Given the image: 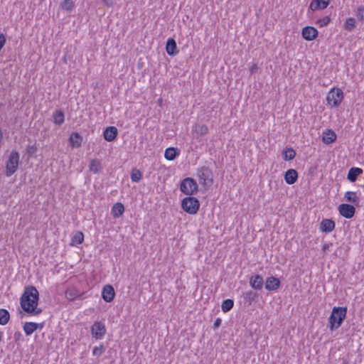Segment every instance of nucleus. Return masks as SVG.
<instances>
[{
	"label": "nucleus",
	"instance_id": "nucleus-1",
	"mask_svg": "<svg viewBox=\"0 0 364 364\" xmlns=\"http://www.w3.org/2000/svg\"><path fill=\"white\" fill-rule=\"evenodd\" d=\"M39 293L34 286L25 287L23 293L20 297V305L23 311L26 312L35 304H38Z\"/></svg>",
	"mask_w": 364,
	"mask_h": 364
},
{
	"label": "nucleus",
	"instance_id": "nucleus-2",
	"mask_svg": "<svg viewBox=\"0 0 364 364\" xmlns=\"http://www.w3.org/2000/svg\"><path fill=\"white\" fill-rule=\"evenodd\" d=\"M347 307L334 306L328 318V327L333 331L338 329L346 318Z\"/></svg>",
	"mask_w": 364,
	"mask_h": 364
},
{
	"label": "nucleus",
	"instance_id": "nucleus-3",
	"mask_svg": "<svg viewBox=\"0 0 364 364\" xmlns=\"http://www.w3.org/2000/svg\"><path fill=\"white\" fill-rule=\"evenodd\" d=\"M181 206L184 212L190 215H195L199 210L200 203L197 198L191 196L182 199Z\"/></svg>",
	"mask_w": 364,
	"mask_h": 364
},
{
	"label": "nucleus",
	"instance_id": "nucleus-4",
	"mask_svg": "<svg viewBox=\"0 0 364 364\" xmlns=\"http://www.w3.org/2000/svg\"><path fill=\"white\" fill-rule=\"evenodd\" d=\"M344 99V93L341 88L333 87L326 96L327 105L331 107H338Z\"/></svg>",
	"mask_w": 364,
	"mask_h": 364
},
{
	"label": "nucleus",
	"instance_id": "nucleus-5",
	"mask_svg": "<svg viewBox=\"0 0 364 364\" xmlns=\"http://www.w3.org/2000/svg\"><path fill=\"white\" fill-rule=\"evenodd\" d=\"M180 191L188 196H193L198 191V185L195 179L186 177L180 183Z\"/></svg>",
	"mask_w": 364,
	"mask_h": 364
},
{
	"label": "nucleus",
	"instance_id": "nucleus-6",
	"mask_svg": "<svg viewBox=\"0 0 364 364\" xmlns=\"http://www.w3.org/2000/svg\"><path fill=\"white\" fill-rule=\"evenodd\" d=\"M196 175L199 184L203 186L205 190L212 186L213 176L212 171L208 167L203 166L198 168Z\"/></svg>",
	"mask_w": 364,
	"mask_h": 364
},
{
	"label": "nucleus",
	"instance_id": "nucleus-7",
	"mask_svg": "<svg viewBox=\"0 0 364 364\" xmlns=\"http://www.w3.org/2000/svg\"><path fill=\"white\" fill-rule=\"evenodd\" d=\"M91 334L97 340L102 339L106 334L105 325L102 321H95L91 327Z\"/></svg>",
	"mask_w": 364,
	"mask_h": 364
},
{
	"label": "nucleus",
	"instance_id": "nucleus-8",
	"mask_svg": "<svg viewBox=\"0 0 364 364\" xmlns=\"http://www.w3.org/2000/svg\"><path fill=\"white\" fill-rule=\"evenodd\" d=\"M339 214L346 219L352 218L355 213V208L350 204L341 203L338 205Z\"/></svg>",
	"mask_w": 364,
	"mask_h": 364
},
{
	"label": "nucleus",
	"instance_id": "nucleus-9",
	"mask_svg": "<svg viewBox=\"0 0 364 364\" xmlns=\"http://www.w3.org/2000/svg\"><path fill=\"white\" fill-rule=\"evenodd\" d=\"M301 36L306 41H311L318 37V31L314 26H306L302 28Z\"/></svg>",
	"mask_w": 364,
	"mask_h": 364
},
{
	"label": "nucleus",
	"instance_id": "nucleus-10",
	"mask_svg": "<svg viewBox=\"0 0 364 364\" xmlns=\"http://www.w3.org/2000/svg\"><path fill=\"white\" fill-rule=\"evenodd\" d=\"M259 294L252 290H249L243 293V302L247 306H251L253 303H257L259 300Z\"/></svg>",
	"mask_w": 364,
	"mask_h": 364
},
{
	"label": "nucleus",
	"instance_id": "nucleus-11",
	"mask_svg": "<svg viewBox=\"0 0 364 364\" xmlns=\"http://www.w3.org/2000/svg\"><path fill=\"white\" fill-rule=\"evenodd\" d=\"M115 296V291L112 285L106 284L102 290V298L106 302H111Z\"/></svg>",
	"mask_w": 364,
	"mask_h": 364
},
{
	"label": "nucleus",
	"instance_id": "nucleus-12",
	"mask_svg": "<svg viewBox=\"0 0 364 364\" xmlns=\"http://www.w3.org/2000/svg\"><path fill=\"white\" fill-rule=\"evenodd\" d=\"M281 286V282L279 278L271 276L268 277L265 282V289L269 291L277 290Z\"/></svg>",
	"mask_w": 364,
	"mask_h": 364
},
{
	"label": "nucleus",
	"instance_id": "nucleus-13",
	"mask_svg": "<svg viewBox=\"0 0 364 364\" xmlns=\"http://www.w3.org/2000/svg\"><path fill=\"white\" fill-rule=\"evenodd\" d=\"M250 285L253 289L256 291L262 290L264 285L263 277L258 274L252 276L250 278Z\"/></svg>",
	"mask_w": 364,
	"mask_h": 364
},
{
	"label": "nucleus",
	"instance_id": "nucleus-14",
	"mask_svg": "<svg viewBox=\"0 0 364 364\" xmlns=\"http://www.w3.org/2000/svg\"><path fill=\"white\" fill-rule=\"evenodd\" d=\"M208 132V127L205 124H196L192 127V134L196 139L205 135Z\"/></svg>",
	"mask_w": 364,
	"mask_h": 364
},
{
	"label": "nucleus",
	"instance_id": "nucleus-15",
	"mask_svg": "<svg viewBox=\"0 0 364 364\" xmlns=\"http://www.w3.org/2000/svg\"><path fill=\"white\" fill-rule=\"evenodd\" d=\"M336 223L332 219H323L319 229L322 232L328 233L335 229Z\"/></svg>",
	"mask_w": 364,
	"mask_h": 364
},
{
	"label": "nucleus",
	"instance_id": "nucleus-16",
	"mask_svg": "<svg viewBox=\"0 0 364 364\" xmlns=\"http://www.w3.org/2000/svg\"><path fill=\"white\" fill-rule=\"evenodd\" d=\"M337 135L334 131L327 129L322 134V141L326 144H331L336 140Z\"/></svg>",
	"mask_w": 364,
	"mask_h": 364
},
{
	"label": "nucleus",
	"instance_id": "nucleus-17",
	"mask_svg": "<svg viewBox=\"0 0 364 364\" xmlns=\"http://www.w3.org/2000/svg\"><path fill=\"white\" fill-rule=\"evenodd\" d=\"M118 130L115 127H107L103 132L104 139L107 141H112L117 136Z\"/></svg>",
	"mask_w": 364,
	"mask_h": 364
},
{
	"label": "nucleus",
	"instance_id": "nucleus-18",
	"mask_svg": "<svg viewBox=\"0 0 364 364\" xmlns=\"http://www.w3.org/2000/svg\"><path fill=\"white\" fill-rule=\"evenodd\" d=\"M331 0H313L310 3L309 9L314 11L327 8Z\"/></svg>",
	"mask_w": 364,
	"mask_h": 364
},
{
	"label": "nucleus",
	"instance_id": "nucleus-19",
	"mask_svg": "<svg viewBox=\"0 0 364 364\" xmlns=\"http://www.w3.org/2000/svg\"><path fill=\"white\" fill-rule=\"evenodd\" d=\"M166 51L170 56H174L178 53L176 42L173 38H168L166 43Z\"/></svg>",
	"mask_w": 364,
	"mask_h": 364
},
{
	"label": "nucleus",
	"instance_id": "nucleus-20",
	"mask_svg": "<svg viewBox=\"0 0 364 364\" xmlns=\"http://www.w3.org/2000/svg\"><path fill=\"white\" fill-rule=\"evenodd\" d=\"M298 179V173L295 169L289 168L284 173V181L289 185H292Z\"/></svg>",
	"mask_w": 364,
	"mask_h": 364
},
{
	"label": "nucleus",
	"instance_id": "nucleus-21",
	"mask_svg": "<svg viewBox=\"0 0 364 364\" xmlns=\"http://www.w3.org/2000/svg\"><path fill=\"white\" fill-rule=\"evenodd\" d=\"M363 173V171L360 168L352 167L349 169L347 174V179L353 183L356 181L358 177Z\"/></svg>",
	"mask_w": 364,
	"mask_h": 364
},
{
	"label": "nucleus",
	"instance_id": "nucleus-22",
	"mask_svg": "<svg viewBox=\"0 0 364 364\" xmlns=\"http://www.w3.org/2000/svg\"><path fill=\"white\" fill-rule=\"evenodd\" d=\"M52 117L53 119V123L55 125L60 126L65 122V113L62 109H56L53 112L52 114Z\"/></svg>",
	"mask_w": 364,
	"mask_h": 364
},
{
	"label": "nucleus",
	"instance_id": "nucleus-23",
	"mask_svg": "<svg viewBox=\"0 0 364 364\" xmlns=\"http://www.w3.org/2000/svg\"><path fill=\"white\" fill-rule=\"evenodd\" d=\"M19 161H6L5 174L6 176H11L17 170Z\"/></svg>",
	"mask_w": 364,
	"mask_h": 364
},
{
	"label": "nucleus",
	"instance_id": "nucleus-24",
	"mask_svg": "<svg viewBox=\"0 0 364 364\" xmlns=\"http://www.w3.org/2000/svg\"><path fill=\"white\" fill-rule=\"evenodd\" d=\"M124 212V206L122 203H116L112 208L111 214L113 218H119Z\"/></svg>",
	"mask_w": 364,
	"mask_h": 364
},
{
	"label": "nucleus",
	"instance_id": "nucleus-25",
	"mask_svg": "<svg viewBox=\"0 0 364 364\" xmlns=\"http://www.w3.org/2000/svg\"><path fill=\"white\" fill-rule=\"evenodd\" d=\"M179 154L180 150L178 148L168 147L165 150L164 155L166 159H175Z\"/></svg>",
	"mask_w": 364,
	"mask_h": 364
},
{
	"label": "nucleus",
	"instance_id": "nucleus-26",
	"mask_svg": "<svg viewBox=\"0 0 364 364\" xmlns=\"http://www.w3.org/2000/svg\"><path fill=\"white\" fill-rule=\"evenodd\" d=\"M81 296L82 294L75 287L68 288L65 291V297L70 301L81 297Z\"/></svg>",
	"mask_w": 364,
	"mask_h": 364
},
{
	"label": "nucleus",
	"instance_id": "nucleus-27",
	"mask_svg": "<svg viewBox=\"0 0 364 364\" xmlns=\"http://www.w3.org/2000/svg\"><path fill=\"white\" fill-rule=\"evenodd\" d=\"M82 141V137L78 132H73L70 136V142L73 147L80 146Z\"/></svg>",
	"mask_w": 364,
	"mask_h": 364
},
{
	"label": "nucleus",
	"instance_id": "nucleus-28",
	"mask_svg": "<svg viewBox=\"0 0 364 364\" xmlns=\"http://www.w3.org/2000/svg\"><path fill=\"white\" fill-rule=\"evenodd\" d=\"M344 198L346 201L351 203L355 205H358L359 202V198L357 196L356 193L353 191H347L344 195Z\"/></svg>",
	"mask_w": 364,
	"mask_h": 364
},
{
	"label": "nucleus",
	"instance_id": "nucleus-29",
	"mask_svg": "<svg viewBox=\"0 0 364 364\" xmlns=\"http://www.w3.org/2000/svg\"><path fill=\"white\" fill-rule=\"evenodd\" d=\"M233 306L234 301L231 299H227L222 302L221 309L224 313H228L232 309Z\"/></svg>",
	"mask_w": 364,
	"mask_h": 364
},
{
	"label": "nucleus",
	"instance_id": "nucleus-30",
	"mask_svg": "<svg viewBox=\"0 0 364 364\" xmlns=\"http://www.w3.org/2000/svg\"><path fill=\"white\" fill-rule=\"evenodd\" d=\"M9 319V312L5 309H0V325H6Z\"/></svg>",
	"mask_w": 364,
	"mask_h": 364
},
{
	"label": "nucleus",
	"instance_id": "nucleus-31",
	"mask_svg": "<svg viewBox=\"0 0 364 364\" xmlns=\"http://www.w3.org/2000/svg\"><path fill=\"white\" fill-rule=\"evenodd\" d=\"M296 151L292 148H286L282 152V159H294Z\"/></svg>",
	"mask_w": 364,
	"mask_h": 364
},
{
	"label": "nucleus",
	"instance_id": "nucleus-32",
	"mask_svg": "<svg viewBox=\"0 0 364 364\" xmlns=\"http://www.w3.org/2000/svg\"><path fill=\"white\" fill-rule=\"evenodd\" d=\"M142 174L139 169L133 168L131 171V180L134 183H138L141 178Z\"/></svg>",
	"mask_w": 364,
	"mask_h": 364
},
{
	"label": "nucleus",
	"instance_id": "nucleus-33",
	"mask_svg": "<svg viewBox=\"0 0 364 364\" xmlns=\"http://www.w3.org/2000/svg\"><path fill=\"white\" fill-rule=\"evenodd\" d=\"M72 243L75 245H80L84 241V235L81 231H77L72 237Z\"/></svg>",
	"mask_w": 364,
	"mask_h": 364
},
{
	"label": "nucleus",
	"instance_id": "nucleus-34",
	"mask_svg": "<svg viewBox=\"0 0 364 364\" xmlns=\"http://www.w3.org/2000/svg\"><path fill=\"white\" fill-rule=\"evenodd\" d=\"M38 151V148L36 146V143L33 144H28L26 146V154L28 158H33L36 156V152Z\"/></svg>",
	"mask_w": 364,
	"mask_h": 364
},
{
	"label": "nucleus",
	"instance_id": "nucleus-35",
	"mask_svg": "<svg viewBox=\"0 0 364 364\" xmlns=\"http://www.w3.org/2000/svg\"><path fill=\"white\" fill-rule=\"evenodd\" d=\"M355 26V19L353 17L348 18L344 24L343 28L344 29L351 31Z\"/></svg>",
	"mask_w": 364,
	"mask_h": 364
},
{
	"label": "nucleus",
	"instance_id": "nucleus-36",
	"mask_svg": "<svg viewBox=\"0 0 364 364\" xmlns=\"http://www.w3.org/2000/svg\"><path fill=\"white\" fill-rule=\"evenodd\" d=\"M90 171L97 173L102 168L100 161H90L89 165Z\"/></svg>",
	"mask_w": 364,
	"mask_h": 364
},
{
	"label": "nucleus",
	"instance_id": "nucleus-37",
	"mask_svg": "<svg viewBox=\"0 0 364 364\" xmlns=\"http://www.w3.org/2000/svg\"><path fill=\"white\" fill-rule=\"evenodd\" d=\"M23 328L26 336H31L36 331L35 327H33V322H26Z\"/></svg>",
	"mask_w": 364,
	"mask_h": 364
},
{
	"label": "nucleus",
	"instance_id": "nucleus-38",
	"mask_svg": "<svg viewBox=\"0 0 364 364\" xmlns=\"http://www.w3.org/2000/svg\"><path fill=\"white\" fill-rule=\"evenodd\" d=\"M75 6L74 2L73 0H64L60 4V7L62 9L70 11L73 9Z\"/></svg>",
	"mask_w": 364,
	"mask_h": 364
},
{
	"label": "nucleus",
	"instance_id": "nucleus-39",
	"mask_svg": "<svg viewBox=\"0 0 364 364\" xmlns=\"http://www.w3.org/2000/svg\"><path fill=\"white\" fill-rule=\"evenodd\" d=\"M38 304H35L33 307L29 309L26 313L30 316H37L42 313L43 310L38 307Z\"/></svg>",
	"mask_w": 364,
	"mask_h": 364
},
{
	"label": "nucleus",
	"instance_id": "nucleus-40",
	"mask_svg": "<svg viewBox=\"0 0 364 364\" xmlns=\"http://www.w3.org/2000/svg\"><path fill=\"white\" fill-rule=\"evenodd\" d=\"M331 21V18L328 16H326L321 18H319L316 21V24H318L320 27L327 26Z\"/></svg>",
	"mask_w": 364,
	"mask_h": 364
},
{
	"label": "nucleus",
	"instance_id": "nucleus-41",
	"mask_svg": "<svg viewBox=\"0 0 364 364\" xmlns=\"http://www.w3.org/2000/svg\"><path fill=\"white\" fill-rule=\"evenodd\" d=\"M105 351V347L103 344H101L100 346H95L93 348L92 354L94 356H100Z\"/></svg>",
	"mask_w": 364,
	"mask_h": 364
},
{
	"label": "nucleus",
	"instance_id": "nucleus-42",
	"mask_svg": "<svg viewBox=\"0 0 364 364\" xmlns=\"http://www.w3.org/2000/svg\"><path fill=\"white\" fill-rule=\"evenodd\" d=\"M356 16L359 21H364V6L358 8L356 11Z\"/></svg>",
	"mask_w": 364,
	"mask_h": 364
},
{
	"label": "nucleus",
	"instance_id": "nucleus-43",
	"mask_svg": "<svg viewBox=\"0 0 364 364\" xmlns=\"http://www.w3.org/2000/svg\"><path fill=\"white\" fill-rule=\"evenodd\" d=\"M9 159H19V154L16 151H12L10 154Z\"/></svg>",
	"mask_w": 364,
	"mask_h": 364
},
{
	"label": "nucleus",
	"instance_id": "nucleus-44",
	"mask_svg": "<svg viewBox=\"0 0 364 364\" xmlns=\"http://www.w3.org/2000/svg\"><path fill=\"white\" fill-rule=\"evenodd\" d=\"M222 320L220 318H217L213 323V328L216 329L219 328L221 325Z\"/></svg>",
	"mask_w": 364,
	"mask_h": 364
},
{
	"label": "nucleus",
	"instance_id": "nucleus-45",
	"mask_svg": "<svg viewBox=\"0 0 364 364\" xmlns=\"http://www.w3.org/2000/svg\"><path fill=\"white\" fill-rule=\"evenodd\" d=\"M102 1L107 7H111L114 4L113 0H102Z\"/></svg>",
	"mask_w": 364,
	"mask_h": 364
},
{
	"label": "nucleus",
	"instance_id": "nucleus-46",
	"mask_svg": "<svg viewBox=\"0 0 364 364\" xmlns=\"http://www.w3.org/2000/svg\"><path fill=\"white\" fill-rule=\"evenodd\" d=\"M44 326L43 323H34L33 322V327H35L36 331L37 329H42Z\"/></svg>",
	"mask_w": 364,
	"mask_h": 364
},
{
	"label": "nucleus",
	"instance_id": "nucleus-47",
	"mask_svg": "<svg viewBox=\"0 0 364 364\" xmlns=\"http://www.w3.org/2000/svg\"><path fill=\"white\" fill-rule=\"evenodd\" d=\"M21 333L20 331H16L15 332L14 335V338L15 340V341H18L21 337Z\"/></svg>",
	"mask_w": 364,
	"mask_h": 364
},
{
	"label": "nucleus",
	"instance_id": "nucleus-48",
	"mask_svg": "<svg viewBox=\"0 0 364 364\" xmlns=\"http://www.w3.org/2000/svg\"><path fill=\"white\" fill-rule=\"evenodd\" d=\"M258 69V67L256 64H254L251 66V68H250V72L251 74H253L254 73H255Z\"/></svg>",
	"mask_w": 364,
	"mask_h": 364
},
{
	"label": "nucleus",
	"instance_id": "nucleus-49",
	"mask_svg": "<svg viewBox=\"0 0 364 364\" xmlns=\"http://www.w3.org/2000/svg\"><path fill=\"white\" fill-rule=\"evenodd\" d=\"M333 244L332 243H330V244H324L322 247V251L323 252H326L327 250H328L329 249V247L331 245H332Z\"/></svg>",
	"mask_w": 364,
	"mask_h": 364
},
{
	"label": "nucleus",
	"instance_id": "nucleus-50",
	"mask_svg": "<svg viewBox=\"0 0 364 364\" xmlns=\"http://www.w3.org/2000/svg\"><path fill=\"white\" fill-rule=\"evenodd\" d=\"M19 313H20L22 316H23V315H24V314L22 313V311H19Z\"/></svg>",
	"mask_w": 364,
	"mask_h": 364
}]
</instances>
